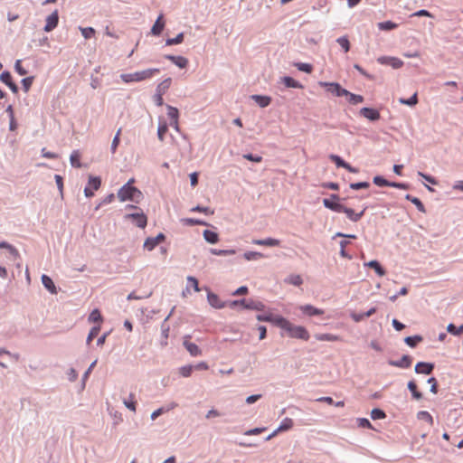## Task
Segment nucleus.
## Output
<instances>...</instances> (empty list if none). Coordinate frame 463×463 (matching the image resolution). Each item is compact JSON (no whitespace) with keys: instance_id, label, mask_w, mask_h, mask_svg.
Masks as SVG:
<instances>
[{"instance_id":"f257e3e1","label":"nucleus","mask_w":463,"mask_h":463,"mask_svg":"<svg viewBox=\"0 0 463 463\" xmlns=\"http://www.w3.org/2000/svg\"><path fill=\"white\" fill-rule=\"evenodd\" d=\"M278 322L279 323L278 327L285 330L288 336L305 341L309 339V333L304 326L293 325L290 321L283 317H281V319H279Z\"/></svg>"},{"instance_id":"f03ea898","label":"nucleus","mask_w":463,"mask_h":463,"mask_svg":"<svg viewBox=\"0 0 463 463\" xmlns=\"http://www.w3.org/2000/svg\"><path fill=\"white\" fill-rule=\"evenodd\" d=\"M159 71L160 70L157 68L146 69L133 73L121 74L120 78L125 83L139 82L153 78L154 75L159 73Z\"/></svg>"},{"instance_id":"7ed1b4c3","label":"nucleus","mask_w":463,"mask_h":463,"mask_svg":"<svg viewBox=\"0 0 463 463\" xmlns=\"http://www.w3.org/2000/svg\"><path fill=\"white\" fill-rule=\"evenodd\" d=\"M142 197V193L133 185L124 184L118 192V198L120 202L132 201L139 203Z\"/></svg>"},{"instance_id":"20e7f679","label":"nucleus","mask_w":463,"mask_h":463,"mask_svg":"<svg viewBox=\"0 0 463 463\" xmlns=\"http://www.w3.org/2000/svg\"><path fill=\"white\" fill-rule=\"evenodd\" d=\"M127 209L137 210V213L125 215V219L131 220L138 228H145L147 224V218L141 209L135 205H128Z\"/></svg>"},{"instance_id":"39448f33","label":"nucleus","mask_w":463,"mask_h":463,"mask_svg":"<svg viewBox=\"0 0 463 463\" xmlns=\"http://www.w3.org/2000/svg\"><path fill=\"white\" fill-rule=\"evenodd\" d=\"M238 305L241 306L245 309H250V310L260 311L265 308V305L262 302L253 300V299L233 300L228 304V306L231 308H234Z\"/></svg>"},{"instance_id":"423d86ee","label":"nucleus","mask_w":463,"mask_h":463,"mask_svg":"<svg viewBox=\"0 0 463 463\" xmlns=\"http://www.w3.org/2000/svg\"><path fill=\"white\" fill-rule=\"evenodd\" d=\"M101 185V179L98 176H90L88 184L84 189V194L86 197L94 196L95 191H98Z\"/></svg>"},{"instance_id":"0eeeda50","label":"nucleus","mask_w":463,"mask_h":463,"mask_svg":"<svg viewBox=\"0 0 463 463\" xmlns=\"http://www.w3.org/2000/svg\"><path fill=\"white\" fill-rule=\"evenodd\" d=\"M319 84L326 89V90L336 97L345 96L348 90L342 88L340 84L335 82H319Z\"/></svg>"},{"instance_id":"6e6552de","label":"nucleus","mask_w":463,"mask_h":463,"mask_svg":"<svg viewBox=\"0 0 463 463\" xmlns=\"http://www.w3.org/2000/svg\"><path fill=\"white\" fill-rule=\"evenodd\" d=\"M339 196L337 194H332L330 198H325L323 204L326 208L330 209L336 213H341L344 204L338 203Z\"/></svg>"},{"instance_id":"1a4fd4ad","label":"nucleus","mask_w":463,"mask_h":463,"mask_svg":"<svg viewBox=\"0 0 463 463\" xmlns=\"http://www.w3.org/2000/svg\"><path fill=\"white\" fill-rule=\"evenodd\" d=\"M366 209L367 207L364 206L360 213H355L353 209L343 205L341 213H345L350 221L356 222L364 216Z\"/></svg>"},{"instance_id":"9d476101","label":"nucleus","mask_w":463,"mask_h":463,"mask_svg":"<svg viewBox=\"0 0 463 463\" xmlns=\"http://www.w3.org/2000/svg\"><path fill=\"white\" fill-rule=\"evenodd\" d=\"M377 61L381 64L390 65L393 69H399L403 65V61L396 57L382 56L377 59Z\"/></svg>"},{"instance_id":"9b49d317","label":"nucleus","mask_w":463,"mask_h":463,"mask_svg":"<svg viewBox=\"0 0 463 463\" xmlns=\"http://www.w3.org/2000/svg\"><path fill=\"white\" fill-rule=\"evenodd\" d=\"M59 22V14L58 11L55 10L52 14H50L46 18V24L44 26L45 32H51L52 31L58 24Z\"/></svg>"},{"instance_id":"f8f14e48","label":"nucleus","mask_w":463,"mask_h":463,"mask_svg":"<svg viewBox=\"0 0 463 463\" xmlns=\"http://www.w3.org/2000/svg\"><path fill=\"white\" fill-rule=\"evenodd\" d=\"M434 369V364L430 363L419 362L415 365V372L417 373L430 374Z\"/></svg>"},{"instance_id":"ddd939ff","label":"nucleus","mask_w":463,"mask_h":463,"mask_svg":"<svg viewBox=\"0 0 463 463\" xmlns=\"http://www.w3.org/2000/svg\"><path fill=\"white\" fill-rule=\"evenodd\" d=\"M360 114L372 121L378 120L381 117L378 110L371 108H363Z\"/></svg>"},{"instance_id":"4468645a","label":"nucleus","mask_w":463,"mask_h":463,"mask_svg":"<svg viewBox=\"0 0 463 463\" xmlns=\"http://www.w3.org/2000/svg\"><path fill=\"white\" fill-rule=\"evenodd\" d=\"M165 23L164 21V15L161 14L157 17L156 23L154 24V25L151 28V33L156 36L160 35L165 28Z\"/></svg>"},{"instance_id":"2eb2a0df","label":"nucleus","mask_w":463,"mask_h":463,"mask_svg":"<svg viewBox=\"0 0 463 463\" xmlns=\"http://www.w3.org/2000/svg\"><path fill=\"white\" fill-rule=\"evenodd\" d=\"M165 59L172 61L174 64H175L177 67L184 69L188 65V60L184 56H175V55H165Z\"/></svg>"},{"instance_id":"dca6fc26","label":"nucleus","mask_w":463,"mask_h":463,"mask_svg":"<svg viewBox=\"0 0 463 463\" xmlns=\"http://www.w3.org/2000/svg\"><path fill=\"white\" fill-rule=\"evenodd\" d=\"M207 299L209 304L215 308H223L226 307V304L222 302L219 297L214 293H208Z\"/></svg>"},{"instance_id":"f3484780","label":"nucleus","mask_w":463,"mask_h":463,"mask_svg":"<svg viewBox=\"0 0 463 463\" xmlns=\"http://www.w3.org/2000/svg\"><path fill=\"white\" fill-rule=\"evenodd\" d=\"M411 356L405 354L399 361H390L389 364L395 367L400 368H409L411 365Z\"/></svg>"},{"instance_id":"a211bd4d","label":"nucleus","mask_w":463,"mask_h":463,"mask_svg":"<svg viewBox=\"0 0 463 463\" xmlns=\"http://www.w3.org/2000/svg\"><path fill=\"white\" fill-rule=\"evenodd\" d=\"M257 319L259 321L272 323L274 326H278L279 324L278 321L279 319H281V316L273 315V314L269 313V314H266V315H258Z\"/></svg>"},{"instance_id":"6ab92c4d","label":"nucleus","mask_w":463,"mask_h":463,"mask_svg":"<svg viewBox=\"0 0 463 463\" xmlns=\"http://www.w3.org/2000/svg\"><path fill=\"white\" fill-rule=\"evenodd\" d=\"M299 309L306 315L312 316H319L324 314V310L317 308L311 305H303L299 307Z\"/></svg>"},{"instance_id":"aec40b11","label":"nucleus","mask_w":463,"mask_h":463,"mask_svg":"<svg viewBox=\"0 0 463 463\" xmlns=\"http://www.w3.org/2000/svg\"><path fill=\"white\" fill-rule=\"evenodd\" d=\"M189 336H185L184 345L192 356H198L201 354L199 346L194 343L189 342L187 339Z\"/></svg>"},{"instance_id":"412c9836","label":"nucleus","mask_w":463,"mask_h":463,"mask_svg":"<svg viewBox=\"0 0 463 463\" xmlns=\"http://www.w3.org/2000/svg\"><path fill=\"white\" fill-rule=\"evenodd\" d=\"M252 242L256 245L268 246V247H275V246H279L280 244L279 240L273 239V238H267V239H263V240H253Z\"/></svg>"},{"instance_id":"4be33fe9","label":"nucleus","mask_w":463,"mask_h":463,"mask_svg":"<svg viewBox=\"0 0 463 463\" xmlns=\"http://www.w3.org/2000/svg\"><path fill=\"white\" fill-rule=\"evenodd\" d=\"M177 407V403L176 402H171L169 405H167L166 407H161L157 410H156L155 411L152 412L151 414V419L153 420H155L157 417H159L160 415H162L163 413L165 412H167Z\"/></svg>"},{"instance_id":"5701e85b","label":"nucleus","mask_w":463,"mask_h":463,"mask_svg":"<svg viewBox=\"0 0 463 463\" xmlns=\"http://www.w3.org/2000/svg\"><path fill=\"white\" fill-rule=\"evenodd\" d=\"M124 405L133 412L137 411V400L135 393L131 392L128 398L123 399Z\"/></svg>"},{"instance_id":"b1692460","label":"nucleus","mask_w":463,"mask_h":463,"mask_svg":"<svg viewBox=\"0 0 463 463\" xmlns=\"http://www.w3.org/2000/svg\"><path fill=\"white\" fill-rule=\"evenodd\" d=\"M281 81L287 88L303 89V85L289 76L281 78Z\"/></svg>"},{"instance_id":"393cba45","label":"nucleus","mask_w":463,"mask_h":463,"mask_svg":"<svg viewBox=\"0 0 463 463\" xmlns=\"http://www.w3.org/2000/svg\"><path fill=\"white\" fill-rule=\"evenodd\" d=\"M80 158H81L80 152L79 150H73L70 156V162H71V166H73L75 168H80L81 167Z\"/></svg>"},{"instance_id":"a878e982","label":"nucleus","mask_w":463,"mask_h":463,"mask_svg":"<svg viewBox=\"0 0 463 463\" xmlns=\"http://www.w3.org/2000/svg\"><path fill=\"white\" fill-rule=\"evenodd\" d=\"M42 282H43V286H44V287H45V288H47L51 293H52V294H56V293H57L56 287H55V285H54V283H53L52 279L49 276H47V275L43 274V275L42 276Z\"/></svg>"},{"instance_id":"bb28decb","label":"nucleus","mask_w":463,"mask_h":463,"mask_svg":"<svg viewBox=\"0 0 463 463\" xmlns=\"http://www.w3.org/2000/svg\"><path fill=\"white\" fill-rule=\"evenodd\" d=\"M365 266L373 269L374 271L378 274V276L383 277L385 275V269L380 265L377 260H371L364 264Z\"/></svg>"},{"instance_id":"cd10ccee","label":"nucleus","mask_w":463,"mask_h":463,"mask_svg":"<svg viewBox=\"0 0 463 463\" xmlns=\"http://www.w3.org/2000/svg\"><path fill=\"white\" fill-rule=\"evenodd\" d=\"M203 238L209 243L214 244L219 241V235L215 232L205 230L203 231Z\"/></svg>"},{"instance_id":"c85d7f7f","label":"nucleus","mask_w":463,"mask_h":463,"mask_svg":"<svg viewBox=\"0 0 463 463\" xmlns=\"http://www.w3.org/2000/svg\"><path fill=\"white\" fill-rule=\"evenodd\" d=\"M315 337L318 341L335 342L341 340L340 336L333 334H317Z\"/></svg>"},{"instance_id":"c756f323","label":"nucleus","mask_w":463,"mask_h":463,"mask_svg":"<svg viewBox=\"0 0 463 463\" xmlns=\"http://www.w3.org/2000/svg\"><path fill=\"white\" fill-rule=\"evenodd\" d=\"M172 83L171 78H166L164 80H162L156 87V92H160L162 94H165L167 90L170 88Z\"/></svg>"},{"instance_id":"7c9ffc66","label":"nucleus","mask_w":463,"mask_h":463,"mask_svg":"<svg viewBox=\"0 0 463 463\" xmlns=\"http://www.w3.org/2000/svg\"><path fill=\"white\" fill-rule=\"evenodd\" d=\"M252 99L257 101V103L261 107L265 108L268 107L270 102L271 99L268 96H260V95H254L252 96Z\"/></svg>"},{"instance_id":"2f4dec72","label":"nucleus","mask_w":463,"mask_h":463,"mask_svg":"<svg viewBox=\"0 0 463 463\" xmlns=\"http://www.w3.org/2000/svg\"><path fill=\"white\" fill-rule=\"evenodd\" d=\"M345 96L347 98L348 102L353 105H356L364 101L363 96L351 93L350 91H348L347 94H345Z\"/></svg>"},{"instance_id":"473e14b6","label":"nucleus","mask_w":463,"mask_h":463,"mask_svg":"<svg viewBox=\"0 0 463 463\" xmlns=\"http://www.w3.org/2000/svg\"><path fill=\"white\" fill-rule=\"evenodd\" d=\"M293 420L290 418H285L279 426L278 427V431L283 432L290 430L293 427Z\"/></svg>"},{"instance_id":"72a5a7b5","label":"nucleus","mask_w":463,"mask_h":463,"mask_svg":"<svg viewBox=\"0 0 463 463\" xmlns=\"http://www.w3.org/2000/svg\"><path fill=\"white\" fill-rule=\"evenodd\" d=\"M408 388L409 390L411 391L412 396L414 399L416 400H420L422 398V394L421 392H420L417 389V384L415 383L414 381H410L408 383Z\"/></svg>"},{"instance_id":"f704fd0d","label":"nucleus","mask_w":463,"mask_h":463,"mask_svg":"<svg viewBox=\"0 0 463 463\" xmlns=\"http://www.w3.org/2000/svg\"><path fill=\"white\" fill-rule=\"evenodd\" d=\"M404 341L409 346L415 347L422 341V337L420 335L407 336Z\"/></svg>"},{"instance_id":"c9c22d12","label":"nucleus","mask_w":463,"mask_h":463,"mask_svg":"<svg viewBox=\"0 0 463 463\" xmlns=\"http://www.w3.org/2000/svg\"><path fill=\"white\" fill-rule=\"evenodd\" d=\"M397 27H398V24L392 21H386V22H382V23L378 24V28L380 30H383V31L393 30V29H396Z\"/></svg>"},{"instance_id":"e433bc0d","label":"nucleus","mask_w":463,"mask_h":463,"mask_svg":"<svg viewBox=\"0 0 463 463\" xmlns=\"http://www.w3.org/2000/svg\"><path fill=\"white\" fill-rule=\"evenodd\" d=\"M399 102L401 104H403V105H408V106H415L417 103H418V96H417V93L415 92L410 99H403V98H401L399 99Z\"/></svg>"},{"instance_id":"4c0bfd02","label":"nucleus","mask_w":463,"mask_h":463,"mask_svg":"<svg viewBox=\"0 0 463 463\" xmlns=\"http://www.w3.org/2000/svg\"><path fill=\"white\" fill-rule=\"evenodd\" d=\"M168 130L167 124L165 122H160L157 129V136L160 141H163L165 135Z\"/></svg>"},{"instance_id":"58836bf2","label":"nucleus","mask_w":463,"mask_h":463,"mask_svg":"<svg viewBox=\"0 0 463 463\" xmlns=\"http://www.w3.org/2000/svg\"><path fill=\"white\" fill-rule=\"evenodd\" d=\"M447 331L454 335H459L463 334V324L459 327H456L454 324H449L447 326Z\"/></svg>"},{"instance_id":"ea45409f","label":"nucleus","mask_w":463,"mask_h":463,"mask_svg":"<svg viewBox=\"0 0 463 463\" xmlns=\"http://www.w3.org/2000/svg\"><path fill=\"white\" fill-rule=\"evenodd\" d=\"M167 115L170 118L171 121L179 119V111L176 108L167 105Z\"/></svg>"},{"instance_id":"a19ab883","label":"nucleus","mask_w":463,"mask_h":463,"mask_svg":"<svg viewBox=\"0 0 463 463\" xmlns=\"http://www.w3.org/2000/svg\"><path fill=\"white\" fill-rule=\"evenodd\" d=\"M294 66L297 67L298 71L307 73H311L313 71V66L309 63L296 62Z\"/></svg>"},{"instance_id":"79ce46f5","label":"nucleus","mask_w":463,"mask_h":463,"mask_svg":"<svg viewBox=\"0 0 463 463\" xmlns=\"http://www.w3.org/2000/svg\"><path fill=\"white\" fill-rule=\"evenodd\" d=\"M243 257L247 260H254L263 258L264 255L262 253L257 252V251H247L243 254Z\"/></svg>"},{"instance_id":"37998d69","label":"nucleus","mask_w":463,"mask_h":463,"mask_svg":"<svg viewBox=\"0 0 463 463\" xmlns=\"http://www.w3.org/2000/svg\"><path fill=\"white\" fill-rule=\"evenodd\" d=\"M418 419L426 420L430 426L433 425L432 416L425 411H419L417 414Z\"/></svg>"},{"instance_id":"c03bdc74","label":"nucleus","mask_w":463,"mask_h":463,"mask_svg":"<svg viewBox=\"0 0 463 463\" xmlns=\"http://www.w3.org/2000/svg\"><path fill=\"white\" fill-rule=\"evenodd\" d=\"M89 321L93 323L102 322V317L99 309L92 310V312L90 314Z\"/></svg>"},{"instance_id":"a18cd8bd","label":"nucleus","mask_w":463,"mask_h":463,"mask_svg":"<svg viewBox=\"0 0 463 463\" xmlns=\"http://www.w3.org/2000/svg\"><path fill=\"white\" fill-rule=\"evenodd\" d=\"M183 41H184V33H180L179 34L176 35V37L167 39L165 42V44L169 45V46L175 45V44H179V43H182Z\"/></svg>"},{"instance_id":"49530a36","label":"nucleus","mask_w":463,"mask_h":463,"mask_svg":"<svg viewBox=\"0 0 463 463\" xmlns=\"http://www.w3.org/2000/svg\"><path fill=\"white\" fill-rule=\"evenodd\" d=\"M336 42L344 49L345 52H349V50H350V43H349V40L347 39V37H345V36L339 37L336 40Z\"/></svg>"},{"instance_id":"de8ad7c7","label":"nucleus","mask_w":463,"mask_h":463,"mask_svg":"<svg viewBox=\"0 0 463 463\" xmlns=\"http://www.w3.org/2000/svg\"><path fill=\"white\" fill-rule=\"evenodd\" d=\"M0 248H5V249H7L9 250V252L14 257V258H18L19 257V253H18V250L13 247L11 244L5 242V241H3V242H0Z\"/></svg>"},{"instance_id":"09e8293b","label":"nucleus","mask_w":463,"mask_h":463,"mask_svg":"<svg viewBox=\"0 0 463 463\" xmlns=\"http://www.w3.org/2000/svg\"><path fill=\"white\" fill-rule=\"evenodd\" d=\"M371 417L373 420H382L386 417V414L381 409H373L371 411Z\"/></svg>"},{"instance_id":"8fccbe9b","label":"nucleus","mask_w":463,"mask_h":463,"mask_svg":"<svg viewBox=\"0 0 463 463\" xmlns=\"http://www.w3.org/2000/svg\"><path fill=\"white\" fill-rule=\"evenodd\" d=\"M211 252L213 255H217V256L233 255L236 253V251L234 250H217V249H212Z\"/></svg>"},{"instance_id":"3c124183","label":"nucleus","mask_w":463,"mask_h":463,"mask_svg":"<svg viewBox=\"0 0 463 463\" xmlns=\"http://www.w3.org/2000/svg\"><path fill=\"white\" fill-rule=\"evenodd\" d=\"M157 241L153 237L147 238L144 242V248L147 250H152L157 246Z\"/></svg>"},{"instance_id":"603ef678","label":"nucleus","mask_w":463,"mask_h":463,"mask_svg":"<svg viewBox=\"0 0 463 463\" xmlns=\"http://www.w3.org/2000/svg\"><path fill=\"white\" fill-rule=\"evenodd\" d=\"M100 331V326H94L91 328V330L89 333V335L87 337V344L90 345V342L99 335Z\"/></svg>"},{"instance_id":"864d4df0","label":"nucleus","mask_w":463,"mask_h":463,"mask_svg":"<svg viewBox=\"0 0 463 463\" xmlns=\"http://www.w3.org/2000/svg\"><path fill=\"white\" fill-rule=\"evenodd\" d=\"M184 223L194 226V225H207V223L203 221L193 218H186L183 220Z\"/></svg>"},{"instance_id":"5fc2aeb1","label":"nucleus","mask_w":463,"mask_h":463,"mask_svg":"<svg viewBox=\"0 0 463 463\" xmlns=\"http://www.w3.org/2000/svg\"><path fill=\"white\" fill-rule=\"evenodd\" d=\"M187 287H192L195 292H199L198 280L192 276L187 277Z\"/></svg>"},{"instance_id":"6e6d98bb","label":"nucleus","mask_w":463,"mask_h":463,"mask_svg":"<svg viewBox=\"0 0 463 463\" xmlns=\"http://www.w3.org/2000/svg\"><path fill=\"white\" fill-rule=\"evenodd\" d=\"M287 281L295 286H299L303 282L302 278L299 275H291L288 278Z\"/></svg>"},{"instance_id":"4d7b16f0","label":"nucleus","mask_w":463,"mask_h":463,"mask_svg":"<svg viewBox=\"0 0 463 463\" xmlns=\"http://www.w3.org/2000/svg\"><path fill=\"white\" fill-rule=\"evenodd\" d=\"M115 199V195L114 194H108L107 196H105L101 201L100 203L96 206V210L99 209L100 206L104 205V204H109L110 203H112Z\"/></svg>"},{"instance_id":"13d9d810","label":"nucleus","mask_w":463,"mask_h":463,"mask_svg":"<svg viewBox=\"0 0 463 463\" xmlns=\"http://www.w3.org/2000/svg\"><path fill=\"white\" fill-rule=\"evenodd\" d=\"M191 211L203 213L207 215H213L214 213V211L210 209L209 207H202V206H195Z\"/></svg>"},{"instance_id":"bf43d9fd","label":"nucleus","mask_w":463,"mask_h":463,"mask_svg":"<svg viewBox=\"0 0 463 463\" xmlns=\"http://www.w3.org/2000/svg\"><path fill=\"white\" fill-rule=\"evenodd\" d=\"M80 31H81L82 36L85 39L91 38L95 33V30L92 27L80 28Z\"/></svg>"},{"instance_id":"052dcab7","label":"nucleus","mask_w":463,"mask_h":463,"mask_svg":"<svg viewBox=\"0 0 463 463\" xmlns=\"http://www.w3.org/2000/svg\"><path fill=\"white\" fill-rule=\"evenodd\" d=\"M330 159L335 163V165L338 166V167H343L345 168V166H346V162L344 161L339 156H336V155H331L330 156Z\"/></svg>"},{"instance_id":"680f3d73","label":"nucleus","mask_w":463,"mask_h":463,"mask_svg":"<svg viewBox=\"0 0 463 463\" xmlns=\"http://www.w3.org/2000/svg\"><path fill=\"white\" fill-rule=\"evenodd\" d=\"M33 82V77H27L22 80V84L25 92H27Z\"/></svg>"},{"instance_id":"e2e57ef3","label":"nucleus","mask_w":463,"mask_h":463,"mask_svg":"<svg viewBox=\"0 0 463 463\" xmlns=\"http://www.w3.org/2000/svg\"><path fill=\"white\" fill-rule=\"evenodd\" d=\"M15 71L21 76H24L27 74V71L22 66V61L17 60L14 65Z\"/></svg>"},{"instance_id":"0e129e2a","label":"nucleus","mask_w":463,"mask_h":463,"mask_svg":"<svg viewBox=\"0 0 463 463\" xmlns=\"http://www.w3.org/2000/svg\"><path fill=\"white\" fill-rule=\"evenodd\" d=\"M373 183L378 186H389L390 182L385 180L382 176H374L373 177Z\"/></svg>"},{"instance_id":"69168bd1","label":"nucleus","mask_w":463,"mask_h":463,"mask_svg":"<svg viewBox=\"0 0 463 463\" xmlns=\"http://www.w3.org/2000/svg\"><path fill=\"white\" fill-rule=\"evenodd\" d=\"M120 133H121V129L119 128L115 136V137L113 138V141H112V144H111V151L112 153H115L116 150H117V147L119 144V136H120Z\"/></svg>"},{"instance_id":"338daca9","label":"nucleus","mask_w":463,"mask_h":463,"mask_svg":"<svg viewBox=\"0 0 463 463\" xmlns=\"http://www.w3.org/2000/svg\"><path fill=\"white\" fill-rule=\"evenodd\" d=\"M369 185L370 184L367 182H360V183H353V184H351L350 187L353 190H359V189L368 188Z\"/></svg>"},{"instance_id":"774afa93","label":"nucleus","mask_w":463,"mask_h":463,"mask_svg":"<svg viewBox=\"0 0 463 463\" xmlns=\"http://www.w3.org/2000/svg\"><path fill=\"white\" fill-rule=\"evenodd\" d=\"M0 80L6 85L13 81L12 76L8 71H5L0 75Z\"/></svg>"}]
</instances>
